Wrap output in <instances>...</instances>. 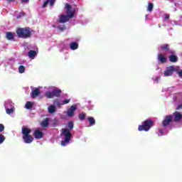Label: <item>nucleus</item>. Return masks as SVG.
<instances>
[{
  "instance_id": "nucleus-1",
  "label": "nucleus",
  "mask_w": 182,
  "mask_h": 182,
  "mask_svg": "<svg viewBox=\"0 0 182 182\" xmlns=\"http://www.w3.org/2000/svg\"><path fill=\"white\" fill-rule=\"evenodd\" d=\"M160 49L161 52H166L165 55H168L169 62L171 63H176V62H178L177 53H176V50L170 48V45L164 44L160 46Z\"/></svg>"
},
{
  "instance_id": "nucleus-2",
  "label": "nucleus",
  "mask_w": 182,
  "mask_h": 182,
  "mask_svg": "<svg viewBox=\"0 0 182 182\" xmlns=\"http://www.w3.org/2000/svg\"><path fill=\"white\" fill-rule=\"evenodd\" d=\"M68 129H61V134H63L65 137L64 141H61V146H66V143H69L72 139V133H70V130H72L74 127V124L73 122H69L68 124Z\"/></svg>"
},
{
  "instance_id": "nucleus-3",
  "label": "nucleus",
  "mask_w": 182,
  "mask_h": 182,
  "mask_svg": "<svg viewBox=\"0 0 182 182\" xmlns=\"http://www.w3.org/2000/svg\"><path fill=\"white\" fill-rule=\"evenodd\" d=\"M21 133L24 143H26V144H31V143L33 141V136L31 135V133H32V129L23 127L21 129Z\"/></svg>"
},
{
  "instance_id": "nucleus-4",
  "label": "nucleus",
  "mask_w": 182,
  "mask_h": 182,
  "mask_svg": "<svg viewBox=\"0 0 182 182\" xmlns=\"http://www.w3.org/2000/svg\"><path fill=\"white\" fill-rule=\"evenodd\" d=\"M16 33L18 38H21L23 39L31 38L32 35V32H31V28L29 27L18 28L16 29Z\"/></svg>"
},
{
  "instance_id": "nucleus-5",
  "label": "nucleus",
  "mask_w": 182,
  "mask_h": 182,
  "mask_svg": "<svg viewBox=\"0 0 182 182\" xmlns=\"http://www.w3.org/2000/svg\"><path fill=\"white\" fill-rule=\"evenodd\" d=\"M154 126V122L151 119H146L141 125L138 127L139 132H149L151 127Z\"/></svg>"
},
{
  "instance_id": "nucleus-6",
  "label": "nucleus",
  "mask_w": 182,
  "mask_h": 182,
  "mask_svg": "<svg viewBox=\"0 0 182 182\" xmlns=\"http://www.w3.org/2000/svg\"><path fill=\"white\" fill-rule=\"evenodd\" d=\"M45 95L48 99H53V97H60V95H62V90H53L52 92H47Z\"/></svg>"
},
{
  "instance_id": "nucleus-7",
  "label": "nucleus",
  "mask_w": 182,
  "mask_h": 182,
  "mask_svg": "<svg viewBox=\"0 0 182 182\" xmlns=\"http://www.w3.org/2000/svg\"><path fill=\"white\" fill-rule=\"evenodd\" d=\"M164 53H159L157 59L160 63H167L168 55H166V51H162Z\"/></svg>"
},
{
  "instance_id": "nucleus-8",
  "label": "nucleus",
  "mask_w": 182,
  "mask_h": 182,
  "mask_svg": "<svg viewBox=\"0 0 182 182\" xmlns=\"http://www.w3.org/2000/svg\"><path fill=\"white\" fill-rule=\"evenodd\" d=\"M171 122H173V115H166L162 122V126L164 127H167Z\"/></svg>"
},
{
  "instance_id": "nucleus-9",
  "label": "nucleus",
  "mask_w": 182,
  "mask_h": 182,
  "mask_svg": "<svg viewBox=\"0 0 182 182\" xmlns=\"http://www.w3.org/2000/svg\"><path fill=\"white\" fill-rule=\"evenodd\" d=\"M65 9H66V14L67 16H68L70 18H73L75 16V13L72 11V6L69 4H65Z\"/></svg>"
},
{
  "instance_id": "nucleus-10",
  "label": "nucleus",
  "mask_w": 182,
  "mask_h": 182,
  "mask_svg": "<svg viewBox=\"0 0 182 182\" xmlns=\"http://www.w3.org/2000/svg\"><path fill=\"white\" fill-rule=\"evenodd\" d=\"M174 72H176V68H174V66L171 65L170 67L166 68L164 75L165 76H171V75H173Z\"/></svg>"
},
{
  "instance_id": "nucleus-11",
  "label": "nucleus",
  "mask_w": 182,
  "mask_h": 182,
  "mask_svg": "<svg viewBox=\"0 0 182 182\" xmlns=\"http://www.w3.org/2000/svg\"><path fill=\"white\" fill-rule=\"evenodd\" d=\"M77 109L76 105H72L70 108L67 110V116H68V117H73V116H75V110Z\"/></svg>"
},
{
  "instance_id": "nucleus-12",
  "label": "nucleus",
  "mask_w": 182,
  "mask_h": 182,
  "mask_svg": "<svg viewBox=\"0 0 182 182\" xmlns=\"http://www.w3.org/2000/svg\"><path fill=\"white\" fill-rule=\"evenodd\" d=\"M173 117H174V122H178L182 119V114L180 112H175L173 114Z\"/></svg>"
},
{
  "instance_id": "nucleus-13",
  "label": "nucleus",
  "mask_w": 182,
  "mask_h": 182,
  "mask_svg": "<svg viewBox=\"0 0 182 182\" xmlns=\"http://www.w3.org/2000/svg\"><path fill=\"white\" fill-rule=\"evenodd\" d=\"M41 95V90L39 88H36L32 90L31 93V96L32 99H35V97H38Z\"/></svg>"
},
{
  "instance_id": "nucleus-14",
  "label": "nucleus",
  "mask_w": 182,
  "mask_h": 182,
  "mask_svg": "<svg viewBox=\"0 0 182 182\" xmlns=\"http://www.w3.org/2000/svg\"><path fill=\"white\" fill-rule=\"evenodd\" d=\"M33 136L35 139H42L43 137V133L41 132V130L36 129L33 133Z\"/></svg>"
},
{
  "instance_id": "nucleus-15",
  "label": "nucleus",
  "mask_w": 182,
  "mask_h": 182,
  "mask_svg": "<svg viewBox=\"0 0 182 182\" xmlns=\"http://www.w3.org/2000/svg\"><path fill=\"white\" fill-rule=\"evenodd\" d=\"M6 38L7 41H14L15 39V33L8 31L6 33Z\"/></svg>"
},
{
  "instance_id": "nucleus-16",
  "label": "nucleus",
  "mask_w": 182,
  "mask_h": 182,
  "mask_svg": "<svg viewBox=\"0 0 182 182\" xmlns=\"http://www.w3.org/2000/svg\"><path fill=\"white\" fill-rule=\"evenodd\" d=\"M70 18L66 16V15H61V16L59 18V23H66V22H68V21Z\"/></svg>"
},
{
  "instance_id": "nucleus-17",
  "label": "nucleus",
  "mask_w": 182,
  "mask_h": 182,
  "mask_svg": "<svg viewBox=\"0 0 182 182\" xmlns=\"http://www.w3.org/2000/svg\"><path fill=\"white\" fill-rule=\"evenodd\" d=\"M55 2H56V0H46L44 1L42 8H46V6H48V4H50V6H53L55 5Z\"/></svg>"
},
{
  "instance_id": "nucleus-18",
  "label": "nucleus",
  "mask_w": 182,
  "mask_h": 182,
  "mask_svg": "<svg viewBox=\"0 0 182 182\" xmlns=\"http://www.w3.org/2000/svg\"><path fill=\"white\" fill-rule=\"evenodd\" d=\"M28 56L30 59H35V57L36 56V51L31 50L28 51Z\"/></svg>"
},
{
  "instance_id": "nucleus-19",
  "label": "nucleus",
  "mask_w": 182,
  "mask_h": 182,
  "mask_svg": "<svg viewBox=\"0 0 182 182\" xmlns=\"http://www.w3.org/2000/svg\"><path fill=\"white\" fill-rule=\"evenodd\" d=\"M42 127H48L49 126V117H46L42 122H41Z\"/></svg>"
},
{
  "instance_id": "nucleus-20",
  "label": "nucleus",
  "mask_w": 182,
  "mask_h": 182,
  "mask_svg": "<svg viewBox=\"0 0 182 182\" xmlns=\"http://www.w3.org/2000/svg\"><path fill=\"white\" fill-rule=\"evenodd\" d=\"M70 47L72 50H76V49L79 48V44H77L76 42H73L70 44Z\"/></svg>"
},
{
  "instance_id": "nucleus-21",
  "label": "nucleus",
  "mask_w": 182,
  "mask_h": 182,
  "mask_svg": "<svg viewBox=\"0 0 182 182\" xmlns=\"http://www.w3.org/2000/svg\"><path fill=\"white\" fill-rule=\"evenodd\" d=\"M87 120H88L90 126H95V124H96V120H95V118H93L92 117H88Z\"/></svg>"
},
{
  "instance_id": "nucleus-22",
  "label": "nucleus",
  "mask_w": 182,
  "mask_h": 182,
  "mask_svg": "<svg viewBox=\"0 0 182 182\" xmlns=\"http://www.w3.org/2000/svg\"><path fill=\"white\" fill-rule=\"evenodd\" d=\"M48 112L50 113H55V112H56V107L53 105H50L48 107Z\"/></svg>"
},
{
  "instance_id": "nucleus-23",
  "label": "nucleus",
  "mask_w": 182,
  "mask_h": 182,
  "mask_svg": "<svg viewBox=\"0 0 182 182\" xmlns=\"http://www.w3.org/2000/svg\"><path fill=\"white\" fill-rule=\"evenodd\" d=\"M154 8V6L153 3H149L148 7H147L148 12H151Z\"/></svg>"
},
{
  "instance_id": "nucleus-24",
  "label": "nucleus",
  "mask_w": 182,
  "mask_h": 182,
  "mask_svg": "<svg viewBox=\"0 0 182 182\" xmlns=\"http://www.w3.org/2000/svg\"><path fill=\"white\" fill-rule=\"evenodd\" d=\"M80 120H85V119H86V113H80L79 114V116H78Z\"/></svg>"
},
{
  "instance_id": "nucleus-25",
  "label": "nucleus",
  "mask_w": 182,
  "mask_h": 182,
  "mask_svg": "<svg viewBox=\"0 0 182 182\" xmlns=\"http://www.w3.org/2000/svg\"><path fill=\"white\" fill-rule=\"evenodd\" d=\"M25 106H26V109H32V107L33 106V105L31 102L28 101L26 103Z\"/></svg>"
},
{
  "instance_id": "nucleus-26",
  "label": "nucleus",
  "mask_w": 182,
  "mask_h": 182,
  "mask_svg": "<svg viewBox=\"0 0 182 182\" xmlns=\"http://www.w3.org/2000/svg\"><path fill=\"white\" fill-rule=\"evenodd\" d=\"M18 72H19V73H25V66L20 65L18 67Z\"/></svg>"
},
{
  "instance_id": "nucleus-27",
  "label": "nucleus",
  "mask_w": 182,
  "mask_h": 182,
  "mask_svg": "<svg viewBox=\"0 0 182 182\" xmlns=\"http://www.w3.org/2000/svg\"><path fill=\"white\" fill-rule=\"evenodd\" d=\"M14 110L15 109L14 108H11V109L7 108L6 109V112L7 114H12V113H14Z\"/></svg>"
},
{
  "instance_id": "nucleus-28",
  "label": "nucleus",
  "mask_w": 182,
  "mask_h": 182,
  "mask_svg": "<svg viewBox=\"0 0 182 182\" xmlns=\"http://www.w3.org/2000/svg\"><path fill=\"white\" fill-rule=\"evenodd\" d=\"M53 127H57V126H59V123L58 122V120L54 119L53 121Z\"/></svg>"
},
{
  "instance_id": "nucleus-29",
  "label": "nucleus",
  "mask_w": 182,
  "mask_h": 182,
  "mask_svg": "<svg viewBox=\"0 0 182 182\" xmlns=\"http://www.w3.org/2000/svg\"><path fill=\"white\" fill-rule=\"evenodd\" d=\"M5 141V136L0 134V144H2Z\"/></svg>"
},
{
  "instance_id": "nucleus-30",
  "label": "nucleus",
  "mask_w": 182,
  "mask_h": 182,
  "mask_svg": "<svg viewBox=\"0 0 182 182\" xmlns=\"http://www.w3.org/2000/svg\"><path fill=\"white\" fill-rule=\"evenodd\" d=\"M54 105H55L56 106H63V104L60 103L59 100H55L54 102Z\"/></svg>"
},
{
  "instance_id": "nucleus-31",
  "label": "nucleus",
  "mask_w": 182,
  "mask_h": 182,
  "mask_svg": "<svg viewBox=\"0 0 182 182\" xmlns=\"http://www.w3.org/2000/svg\"><path fill=\"white\" fill-rule=\"evenodd\" d=\"M70 102V100H65L63 102L62 105H68V103Z\"/></svg>"
},
{
  "instance_id": "nucleus-32",
  "label": "nucleus",
  "mask_w": 182,
  "mask_h": 182,
  "mask_svg": "<svg viewBox=\"0 0 182 182\" xmlns=\"http://www.w3.org/2000/svg\"><path fill=\"white\" fill-rule=\"evenodd\" d=\"M4 129L5 127L4 126V124H0V132H4Z\"/></svg>"
},
{
  "instance_id": "nucleus-33",
  "label": "nucleus",
  "mask_w": 182,
  "mask_h": 182,
  "mask_svg": "<svg viewBox=\"0 0 182 182\" xmlns=\"http://www.w3.org/2000/svg\"><path fill=\"white\" fill-rule=\"evenodd\" d=\"M164 18H165L166 20L169 19V18H170V14H166L164 15Z\"/></svg>"
},
{
  "instance_id": "nucleus-34",
  "label": "nucleus",
  "mask_w": 182,
  "mask_h": 182,
  "mask_svg": "<svg viewBox=\"0 0 182 182\" xmlns=\"http://www.w3.org/2000/svg\"><path fill=\"white\" fill-rule=\"evenodd\" d=\"M159 133H160V134L163 135L164 133V129H159Z\"/></svg>"
},
{
  "instance_id": "nucleus-35",
  "label": "nucleus",
  "mask_w": 182,
  "mask_h": 182,
  "mask_svg": "<svg viewBox=\"0 0 182 182\" xmlns=\"http://www.w3.org/2000/svg\"><path fill=\"white\" fill-rule=\"evenodd\" d=\"M179 77H182V70L178 73Z\"/></svg>"
},
{
  "instance_id": "nucleus-36",
  "label": "nucleus",
  "mask_w": 182,
  "mask_h": 182,
  "mask_svg": "<svg viewBox=\"0 0 182 182\" xmlns=\"http://www.w3.org/2000/svg\"><path fill=\"white\" fill-rule=\"evenodd\" d=\"M180 109H182V105H178V107H176V110H180Z\"/></svg>"
},
{
  "instance_id": "nucleus-37",
  "label": "nucleus",
  "mask_w": 182,
  "mask_h": 182,
  "mask_svg": "<svg viewBox=\"0 0 182 182\" xmlns=\"http://www.w3.org/2000/svg\"><path fill=\"white\" fill-rule=\"evenodd\" d=\"M21 2L26 4L27 2H29V0H21Z\"/></svg>"
},
{
  "instance_id": "nucleus-38",
  "label": "nucleus",
  "mask_w": 182,
  "mask_h": 182,
  "mask_svg": "<svg viewBox=\"0 0 182 182\" xmlns=\"http://www.w3.org/2000/svg\"><path fill=\"white\" fill-rule=\"evenodd\" d=\"M15 0H6L7 2H14Z\"/></svg>"
},
{
  "instance_id": "nucleus-39",
  "label": "nucleus",
  "mask_w": 182,
  "mask_h": 182,
  "mask_svg": "<svg viewBox=\"0 0 182 182\" xmlns=\"http://www.w3.org/2000/svg\"><path fill=\"white\" fill-rule=\"evenodd\" d=\"M21 18V16H17V19H19Z\"/></svg>"
}]
</instances>
